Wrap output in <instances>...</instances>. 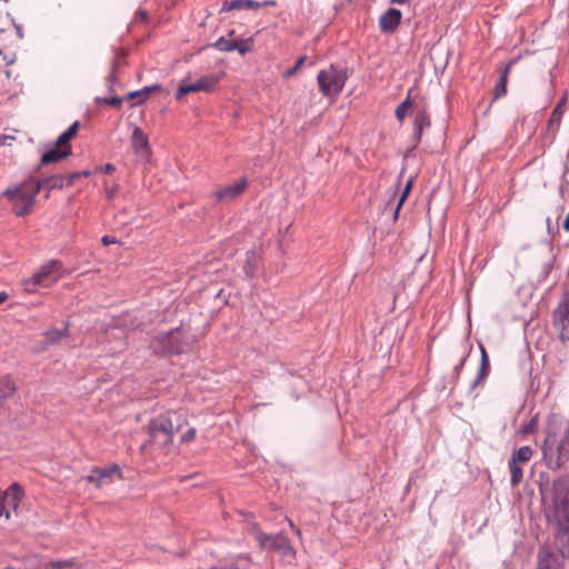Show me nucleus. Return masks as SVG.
I'll return each instance as SVG.
<instances>
[{"instance_id": "1", "label": "nucleus", "mask_w": 569, "mask_h": 569, "mask_svg": "<svg viewBox=\"0 0 569 569\" xmlns=\"http://www.w3.org/2000/svg\"><path fill=\"white\" fill-rule=\"evenodd\" d=\"M541 450L549 469L558 470L569 461V419L562 422L556 415L548 418Z\"/></svg>"}, {"instance_id": "2", "label": "nucleus", "mask_w": 569, "mask_h": 569, "mask_svg": "<svg viewBox=\"0 0 569 569\" xmlns=\"http://www.w3.org/2000/svg\"><path fill=\"white\" fill-rule=\"evenodd\" d=\"M187 425L184 413L180 411H167L152 418L147 425L148 440L142 449L156 447L166 450L171 443L173 436Z\"/></svg>"}, {"instance_id": "3", "label": "nucleus", "mask_w": 569, "mask_h": 569, "mask_svg": "<svg viewBox=\"0 0 569 569\" xmlns=\"http://www.w3.org/2000/svg\"><path fill=\"white\" fill-rule=\"evenodd\" d=\"M551 500L552 507L547 511V518L565 535L569 530V476L555 479Z\"/></svg>"}, {"instance_id": "4", "label": "nucleus", "mask_w": 569, "mask_h": 569, "mask_svg": "<svg viewBox=\"0 0 569 569\" xmlns=\"http://www.w3.org/2000/svg\"><path fill=\"white\" fill-rule=\"evenodd\" d=\"M38 193L39 184H36L34 178H29L19 186L8 188L3 196L12 203L14 213L23 217L33 210Z\"/></svg>"}, {"instance_id": "5", "label": "nucleus", "mask_w": 569, "mask_h": 569, "mask_svg": "<svg viewBox=\"0 0 569 569\" xmlns=\"http://www.w3.org/2000/svg\"><path fill=\"white\" fill-rule=\"evenodd\" d=\"M248 531L254 537L261 549L273 550L289 561L296 559L297 551L288 537L282 532L277 535L266 533L257 523L250 525Z\"/></svg>"}, {"instance_id": "6", "label": "nucleus", "mask_w": 569, "mask_h": 569, "mask_svg": "<svg viewBox=\"0 0 569 569\" xmlns=\"http://www.w3.org/2000/svg\"><path fill=\"white\" fill-rule=\"evenodd\" d=\"M63 264L59 260H49L42 264L39 270L30 278L23 280V289L28 293H33L39 287L48 288L56 283L62 277Z\"/></svg>"}, {"instance_id": "7", "label": "nucleus", "mask_w": 569, "mask_h": 569, "mask_svg": "<svg viewBox=\"0 0 569 569\" xmlns=\"http://www.w3.org/2000/svg\"><path fill=\"white\" fill-rule=\"evenodd\" d=\"M347 79V71L345 69H339L333 64L321 70L317 77L320 92L332 100H336L341 93Z\"/></svg>"}, {"instance_id": "8", "label": "nucleus", "mask_w": 569, "mask_h": 569, "mask_svg": "<svg viewBox=\"0 0 569 569\" xmlns=\"http://www.w3.org/2000/svg\"><path fill=\"white\" fill-rule=\"evenodd\" d=\"M224 72L220 71L217 73H211L201 77L196 82L191 83L188 81V78L181 80V83L176 92V98L179 100L186 94L194 93V92H210L212 91L220 80L223 78Z\"/></svg>"}, {"instance_id": "9", "label": "nucleus", "mask_w": 569, "mask_h": 569, "mask_svg": "<svg viewBox=\"0 0 569 569\" xmlns=\"http://www.w3.org/2000/svg\"><path fill=\"white\" fill-rule=\"evenodd\" d=\"M151 348L159 353H179L183 349L182 332L173 329L166 333H159L151 341Z\"/></svg>"}, {"instance_id": "10", "label": "nucleus", "mask_w": 569, "mask_h": 569, "mask_svg": "<svg viewBox=\"0 0 569 569\" xmlns=\"http://www.w3.org/2000/svg\"><path fill=\"white\" fill-rule=\"evenodd\" d=\"M552 325L561 341H569V293L566 292L552 311Z\"/></svg>"}, {"instance_id": "11", "label": "nucleus", "mask_w": 569, "mask_h": 569, "mask_svg": "<svg viewBox=\"0 0 569 569\" xmlns=\"http://www.w3.org/2000/svg\"><path fill=\"white\" fill-rule=\"evenodd\" d=\"M114 478L121 479L122 471L118 465L112 463L106 468H92L90 475L86 479L97 488H101L104 485L113 482Z\"/></svg>"}, {"instance_id": "12", "label": "nucleus", "mask_w": 569, "mask_h": 569, "mask_svg": "<svg viewBox=\"0 0 569 569\" xmlns=\"http://www.w3.org/2000/svg\"><path fill=\"white\" fill-rule=\"evenodd\" d=\"M22 489L18 483H12L7 490L0 491V518L4 515L10 518L9 509L16 510L22 498Z\"/></svg>"}, {"instance_id": "13", "label": "nucleus", "mask_w": 569, "mask_h": 569, "mask_svg": "<svg viewBox=\"0 0 569 569\" xmlns=\"http://www.w3.org/2000/svg\"><path fill=\"white\" fill-rule=\"evenodd\" d=\"M79 173H69V174H56L49 178L37 180L36 184H39V191L43 189L46 193V198L49 197V192L54 189H62L64 186L73 184L74 180L78 179Z\"/></svg>"}, {"instance_id": "14", "label": "nucleus", "mask_w": 569, "mask_h": 569, "mask_svg": "<svg viewBox=\"0 0 569 569\" xmlns=\"http://www.w3.org/2000/svg\"><path fill=\"white\" fill-rule=\"evenodd\" d=\"M248 187V180L246 178H241L240 180L226 186L223 188L217 189L214 191V197L218 201H229L237 197H239Z\"/></svg>"}, {"instance_id": "15", "label": "nucleus", "mask_w": 569, "mask_h": 569, "mask_svg": "<svg viewBox=\"0 0 569 569\" xmlns=\"http://www.w3.org/2000/svg\"><path fill=\"white\" fill-rule=\"evenodd\" d=\"M277 2L274 0H264L262 2L253 1V0H232L226 1L222 6L221 11H233V10H250V9H259L263 7H276Z\"/></svg>"}, {"instance_id": "16", "label": "nucleus", "mask_w": 569, "mask_h": 569, "mask_svg": "<svg viewBox=\"0 0 569 569\" xmlns=\"http://www.w3.org/2000/svg\"><path fill=\"white\" fill-rule=\"evenodd\" d=\"M401 22V11L395 8L388 9L379 19L382 32H393Z\"/></svg>"}, {"instance_id": "17", "label": "nucleus", "mask_w": 569, "mask_h": 569, "mask_svg": "<svg viewBox=\"0 0 569 569\" xmlns=\"http://www.w3.org/2000/svg\"><path fill=\"white\" fill-rule=\"evenodd\" d=\"M561 563L559 555L550 551L549 548L543 547L538 555V566L536 569H560Z\"/></svg>"}, {"instance_id": "18", "label": "nucleus", "mask_w": 569, "mask_h": 569, "mask_svg": "<svg viewBox=\"0 0 569 569\" xmlns=\"http://www.w3.org/2000/svg\"><path fill=\"white\" fill-rule=\"evenodd\" d=\"M516 62V60L509 61L503 69H501V76L498 81V83L493 88V99L497 100L507 93V84H508V78L509 72L511 70L512 64Z\"/></svg>"}, {"instance_id": "19", "label": "nucleus", "mask_w": 569, "mask_h": 569, "mask_svg": "<svg viewBox=\"0 0 569 569\" xmlns=\"http://www.w3.org/2000/svg\"><path fill=\"white\" fill-rule=\"evenodd\" d=\"M131 143L136 152L150 151L148 137L144 134L141 128L136 127L132 132Z\"/></svg>"}, {"instance_id": "20", "label": "nucleus", "mask_w": 569, "mask_h": 569, "mask_svg": "<svg viewBox=\"0 0 569 569\" xmlns=\"http://www.w3.org/2000/svg\"><path fill=\"white\" fill-rule=\"evenodd\" d=\"M69 156H70V153H69L68 148L62 149L54 144V147L52 149H50L49 151H47L42 154L41 164L59 162Z\"/></svg>"}, {"instance_id": "21", "label": "nucleus", "mask_w": 569, "mask_h": 569, "mask_svg": "<svg viewBox=\"0 0 569 569\" xmlns=\"http://www.w3.org/2000/svg\"><path fill=\"white\" fill-rule=\"evenodd\" d=\"M79 129V122H73L66 131H63L57 139L56 146L59 148H68L69 153L71 154V146L70 140L76 137Z\"/></svg>"}, {"instance_id": "22", "label": "nucleus", "mask_w": 569, "mask_h": 569, "mask_svg": "<svg viewBox=\"0 0 569 569\" xmlns=\"http://www.w3.org/2000/svg\"><path fill=\"white\" fill-rule=\"evenodd\" d=\"M79 129V122H73L66 131H63L57 139L56 146L59 148H68L69 153L71 154V146L70 140L76 137Z\"/></svg>"}, {"instance_id": "23", "label": "nucleus", "mask_w": 569, "mask_h": 569, "mask_svg": "<svg viewBox=\"0 0 569 569\" xmlns=\"http://www.w3.org/2000/svg\"><path fill=\"white\" fill-rule=\"evenodd\" d=\"M79 129V122H73L66 131H63L57 139L56 146L59 148H68L69 153L71 154V146L70 140L76 137Z\"/></svg>"}, {"instance_id": "24", "label": "nucleus", "mask_w": 569, "mask_h": 569, "mask_svg": "<svg viewBox=\"0 0 569 569\" xmlns=\"http://www.w3.org/2000/svg\"><path fill=\"white\" fill-rule=\"evenodd\" d=\"M431 124L430 117L426 109L417 111L415 117L413 132L415 136L420 139L425 128H429Z\"/></svg>"}, {"instance_id": "25", "label": "nucleus", "mask_w": 569, "mask_h": 569, "mask_svg": "<svg viewBox=\"0 0 569 569\" xmlns=\"http://www.w3.org/2000/svg\"><path fill=\"white\" fill-rule=\"evenodd\" d=\"M480 349H481V363H480V368H479L477 378L473 382L475 386L478 383H481L488 377L489 369H490L488 353L483 346H481Z\"/></svg>"}, {"instance_id": "26", "label": "nucleus", "mask_w": 569, "mask_h": 569, "mask_svg": "<svg viewBox=\"0 0 569 569\" xmlns=\"http://www.w3.org/2000/svg\"><path fill=\"white\" fill-rule=\"evenodd\" d=\"M533 456V449L530 446H522L516 450L509 460H515L518 465H526Z\"/></svg>"}, {"instance_id": "27", "label": "nucleus", "mask_w": 569, "mask_h": 569, "mask_svg": "<svg viewBox=\"0 0 569 569\" xmlns=\"http://www.w3.org/2000/svg\"><path fill=\"white\" fill-rule=\"evenodd\" d=\"M567 103V96L565 94L560 101L557 103L556 108L552 110L548 126L549 127H558L560 124L562 114H563V108Z\"/></svg>"}, {"instance_id": "28", "label": "nucleus", "mask_w": 569, "mask_h": 569, "mask_svg": "<svg viewBox=\"0 0 569 569\" xmlns=\"http://www.w3.org/2000/svg\"><path fill=\"white\" fill-rule=\"evenodd\" d=\"M160 89H161V87L159 84L144 87L142 90L129 92L127 98L130 100L139 99L138 103H142L149 98L150 93L158 91Z\"/></svg>"}, {"instance_id": "29", "label": "nucleus", "mask_w": 569, "mask_h": 569, "mask_svg": "<svg viewBox=\"0 0 569 569\" xmlns=\"http://www.w3.org/2000/svg\"><path fill=\"white\" fill-rule=\"evenodd\" d=\"M510 470V485L511 487H517L522 481V468L520 465L516 463L515 460H509L508 462Z\"/></svg>"}, {"instance_id": "30", "label": "nucleus", "mask_w": 569, "mask_h": 569, "mask_svg": "<svg viewBox=\"0 0 569 569\" xmlns=\"http://www.w3.org/2000/svg\"><path fill=\"white\" fill-rule=\"evenodd\" d=\"M410 94L411 90L408 91L407 98L396 109V117L400 122H403L407 112L412 107Z\"/></svg>"}, {"instance_id": "31", "label": "nucleus", "mask_w": 569, "mask_h": 569, "mask_svg": "<svg viewBox=\"0 0 569 569\" xmlns=\"http://www.w3.org/2000/svg\"><path fill=\"white\" fill-rule=\"evenodd\" d=\"M213 47L220 51H233L236 48V40H230L224 37H220Z\"/></svg>"}, {"instance_id": "32", "label": "nucleus", "mask_w": 569, "mask_h": 569, "mask_svg": "<svg viewBox=\"0 0 569 569\" xmlns=\"http://www.w3.org/2000/svg\"><path fill=\"white\" fill-rule=\"evenodd\" d=\"M252 49H253V39L252 38L236 40L234 50H237L240 54L243 56V54L250 52Z\"/></svg>"}, {"instance_id": "33", "label": "nucleus", "mask_w": 569, "mask_h": 569, "mask_svg": "<svg viewBox=\"0 0 569 569\" xmlns=\"http://www.w3.org/2000/svg\"><path fill=\"white\" fill-rule=\"evenodd\" d=\"M68 335V326L64 327V329H51L46 332V339L48 342L53 343L59 341L61 338L66 337Z\"/></svg>"}, {"instance_id": "34", "label": "nucleus", "mask_w": 569, "mask_h": 569, "mask_svg": "<svg viewBox=\"0 0 569 569\" xmlns=\"http://www.w3.org/2000/svg\"><path fill=\"white\" fill-rule=\"evenodd\" d=\"M103 189L104 193L108 200H113L118 193L119 184L113 182L111 184L108 183V181L103 182Z\"/></svg>"}, {"instance_id": "35", "label": "nucleus", "mask_w": 569, "mask_h": 569, "mask_svg": "<svg viewBox=\"0 0 569 569\" xmlns=\"http://www.w3.org/2000/svg\"><path fill=\"white\" fill-rule=\"evenodd\" d=\"M411 188H412V181L409 180L407 183H406V187L400 196V199L398 201V204H397V208H396V212H395V217H397L401 206L403 204V202L406 201L408 194L410 193L411 191Z\"/></svg>"}, {"instance_id": "36", "label": "nucleus", "mask_w": 569, "mask_h": 569, "mask_svg": "<svg viewBox=\"0 0 569 569\" xmlns=\"http://www.w3.org/2000/svg\"><path fill=\"white\" fill-rule=\"evenodd\" d=\"M306 60H307V58H306V57H300V58L296 61L295 66H293L292 68L288 69V70L283 73V77H284V78H290V77H292L293 74H296V72H297L298 70H300V68L303 66V63L306 62Z\"/></svg>"}, {"instance_id": "37", "label": "nucleus", "mask_w": 569, "mask_h": 569, "mask_svg": "<svg viewBox=\"0 0 569 569\" xmlns=\"http://www.w3.org/2000/svg\"><path fill=\"white\" fill-rule=\"evenodd\" d=\"M197 435V430L194 428H189L182 436H181V443H190L194 440Z\"/></svg>"}, {"instance_id": "38", "label": "nucleus", "mask_w": 569, "mask_h": 569, "mask_svg": "<svg viewBox=\"0 0 569 569\" xmlns=\"http://www.w3.org/2000/svg\"><path fill=\"white\" fill-rule=\"evenodd\" d=\"M98 102H104L110 104L111 107L119 108L122 103V99L119 97H112V98H104V99H97Z\"/></svg>"}, {"instance_id": "39", "label": "nucleus", "mask_w": 569, "mask_h": 569, "mask_svg": "<svg viewBox=\"0 0 569 569\" xmlns=\"http://www.w3.org/2000/svg\"><path fill=\"white\" fill-rule=\"evenodd\" d=\"M148 21V12L146 10H138L134 14V22H147Z\"/></svg>"}, {"instance_id": "40", "label": "nucleus", "mask_w": 569, "mask_h": 569, "mask_svg": "<svg viewBox=\"0 0 569 569\" xmlns=\"http://www.w3.org/2000/svg\"><path fill=\"white\" fill-rule=\"evenodd\" d=\"M116 170L114 166L111 163H107L104 166L98 167L96 169V172H103V173H112Z\"/></svg>"}, {"instance_id": "41", "label": "nucleus", "mask_w": 569, "mask_h": 569, "mask_svg": "<svg viewBox=\"0 0 569 569\" xmlns=\"http://www.w3.org/2000/svg\"><path fill=\"white\" fill-rule=\"evenodd\" d=\"M101 242L104 246H110V244L117 243L118 241L114 237L106 234L101 238Z\"/></svg>"}, {"instance_id": "42", "label": "nucleus", "mask_w": 569, "mask_h": 569, "mask_svg": "<svg viewBox=\"0 0 569 569\" xmlns=\"http://www.w3.org/2000/svg\"><path fill=\"white\" fill-rule=\"evenodd\" d=\"M118 67V63H114L113 67H112V71L111 73L108 76L107 80L110 82V83H113L116 82L117 80V77H116V68Z\"/></svg>"}, {"instance_id": "43", "label": "nucleus", "mask_w": 569, "mask_h": 569, "mask_svg": "<svg viewBox=\"0 0 569 569\" xmlns=\"http://www.w3.org/2000/svg\"><path fill=\"white\" fill-rule=\"evenodd\" d=\"M9 63H10V61H6V56L0 50V67L8 66Z\"/></svg>"}, {"instance_id": "44", "label": "nucleus", "mask_w": 569, "mask_h": 569, "mask_svg": "<svg viewBox=\"0 0 569 569\" xmlns=\"http://www.w3.org/2000/svg\"><path fill=\"white\" fill-rule=\"evenodd\" d=\"M562 228L566 230V231H569V213L566 216L563 222H562Z\"/></svg>"}, {"instance_id": "45", "label": "nucleus", "mask_w": 569, "mask_h": 569, "mask_svg": "<svg viewBox=\"0 0 569 569\" xmlns=\"http://www.w3.org/2000/svg\"><path fill=\"white\" fill-rule=\"evenodd\" d=\"M7 389H8V393L11 395L16 391V387L13 386V383L9 382L7 385Z\"/></svg>"}, {"instance_id": "46", "label": "nucleus", "mask_w": 569, "mask_h": 569, "mask_svg": "<svg viewBox=\"0 0 569 569\" xmlns=\"http://www.w3.org/2000/svg\"><path fill=\"white\" fill-rule=\"evenodd\" d=\"M286 521L288 522L291 530H295L297 528V526L293 523V521L289 517H286Z\"/></svg>"}, {"instance_id": "47", "label": "nucleus", "mask_w": 569, "mask_h": 569, "mask_svg": "<svg viewBox=\"0 0 569 569\" xmlns=\"http://www.w3.org/2000/svg\"><path fill=\"white\" fill-rule=\"evenodd\" d=\"M8 295L6 292H0V305L7 301Z\"/></svg>"}, {"instance_id": "48", "label": "nucleus", "mask_w": 569, "mask_h": 569, "mask_svg": "<svg viewBox=\"0 0 569 569\" xmlns=\"http://www.w3.org/2000/svg\"><path fill=\"white\" fill-rule=\"evenodd\" d=\"M78 173H79L78 178H79V177H88V176H90V174H91V172H90V171H88V170H86V171H81V172H78Z\"/></svg>"}, {"instance_id": "49", "label": "nucleus", "mask_w": 569, "mask_h": 569, "mask_svg": "<svg viewBox=\"0 0 569 569\" xmlns=\"http://www.w3.org/2000/svg\"><path fill=\"white\" fill-rule=\"evenodd\" d=\"M292 531L298 536V538H300V539L302 538V532H301V530H300V528H299V527H297V528H296L295 530H292Z\"/></svg>"}, {"instance_id": "50", "label": "nucleus", "mask_w": 569, "mask_h": 569, "mask_svg": "<svg viewBox=\"0 0 569 569\" xmlns=\"http://www.w3.org/2000/svg\"><path fill=\"white\" fill-rule=\"evenodd\" d=\"M409 0H391L392 3H398V4H402V3H406Z\"/></svg>"}]
</instances>
